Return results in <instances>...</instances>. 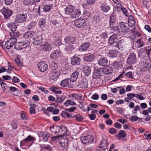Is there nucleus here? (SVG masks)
<instances>
[{"label":"nucleus","mask_w":151,"mask_h":151,"mask_svg":"<svg viewBox=\"0 0 151 151\" xmlns=\"http://www.w3.org/2000/svg\"><path fill=\"white\" fill-rule=\"evenodd\" d=\"M141 64V70L143 71L149 70L151 66L150 60L146 58L142 59Z\"/></svg>","instance_id":"1"},{"label":"nucleus","mask_w":151,"mask_h":151,"mask_svg":"<svg viewBox=\"0 0 151 151\" xmlns=\"http://www.w3.org/2000/svg\"><path fill=\"white\" fill-rule=\"evenodd\" d=\"M30 42L28 40L24 41L23 42H19L15 44L14 47L17 50H20L23 48H25L29 46Z\"/></svg>","instance_id":"2"},{"label":"nucleus","mask_w":151,"mask_h":151,"mask_svg":"<svg viewBox=\"0 0 151 151\" xmlns=\"http://www.w3.org/2000/svg\"><path fill=\"white\" fill-rule=\"evenodd\" d=\"M56 128H58V129L59 130L58 133L60 134L61 135L53 137L52 138L53 140L58 139L60 137H62V135L66 134L67 131L66 127L65 126H62L60 128L59 127H56Z\"/></svg>","instance_id":"3"},{"label":"nucleus","mask_w":151,"mask_h":151,"mask_svg":"<svg viewBox=\"0 0 151 151\" xmlns=\"http://www.w3.org/2000/svg\"><path fill=\"white\" fill-rule=\"evenodd\" d=\"M33 43L35 45H40L44 42L45 39H44L42 35L35 37L32 39Z\"/></svg>","instance_id":"4"},{"label":"nucleus","mask_w":151,"mask_h":151,"mask_svg":"<svg viewBox=\"0 0 151 151\" xmlns=\"http://www.w3.org/2000/svg\"><path fill=\"white\" fill-rule=\"evenodd\" d=\"M49 77L50 79L56 81L60 75V73L58 71L51 70L48 74Z\"/></svg>","instance_id":"5"},{"label":"nucleus","mask_w":151,"mask_h":151,"mask_svg":"<svg viewBox=\"0 0 151 151\" xmlns=\"http://www.w3.org/2000/svg\"><path fill=\"white\" fill-rule=\"evenodd\" d=\"M81 140L83 143L87 144L93 141V137L91 135H88L81 137Z\"/></svg>","instance_id":"6"},{"label":"nucleus","mask_w":151,"mask_h":151,"mask_svg":"<svg viewBox=\"0 0 151 151\" xmlns=\"http://www.w3.org/2000/svg\"><path fill=\"white\" fill-rule=\"evenodd\" d=\"M75 25L78 28H83L86 25V23L84 19L82 18L78 19L74 21Z\"/></svg>","instance_id":"7"},{"label":"nucleus","mask_w":151,"mask_h":151,"mask_svg":"<svg viewBox=\"0 0 151 151\" xmlns=\"http://www.w3.org/2000/svg\"><path fill=\"white\" fill-rule=\"evenodd\" d=\"M27 16L25 14H19L16 17L15 21L16 22L22 23L25 21L26 19Z\"/></svg>","instance_id":"8"},{"label":"nucleus","mask_w":151,"mask_h":151,"mask_svg":"<svg viewBox=\"0 0 151 151\" xmlns=\"http://www.w3.org/2000/svg\"><path fill=\"white\" fill-rule=\"evenodd\" d=\"M137 62V58L136 54L134 53L131 54L129 56L127 63L129 64L135 63Z\"/></svg>","instance_id":"9"},{"label":"nucleus","mask_w":151,"mask_h":151,"mask_svg":"<svg viewBox=\"0 0 151 151\" xmlns=\"http://www.w3.org/2000/svg\"><path fill=\"white\" fill-rule=\"evenodd\" d=\"M88 81L85 78H82L79 81L78 86L81 88H86L88 87Z\"/></svg>","instance_id":"10"},{"label":"nucleus","mask_w":151,"mask_h":151,"mask_svg":"<svg viewBox=\"0 0 151 151\" xmlns=\"http://www.w3.org/2000/svg\"><path fill=\"white\" fill-rule=\"evenodd\" d=\"M52 24L56 27H59L61 26L60 18L58 17H55L51 21Z\"/></svg>","instance_id":"11"},{"label":"nucleus","mask_w":151,"mask_h":151,"mask_svg":"<svg viewBox=\"0 0 151 151\" xmlns=\"http://www.w3.org/2000/svg\"><path fill=\"white\" fill-rule=\"evenodd\" d=\"M94 58V56L93 54L89 53L85 55L83 59L86 61L91 62L93 61Z\"/></svg>","instance_id":"12"},{"label":"nucleus","mask_w":151,"mask_h":151,"mask_svg":"<svg viewBox=\"0 0 151 151\" xmlns=\"http://www.w3.org/2000/svg\"><path fill=\"white\" fill-rule=\"evenodd\" d=\"M81 59L80 58L74 57H72L71 59V63L73 65H79L80 64Z\"/></svg>","instance_id":"13"},{"label":"nucleus","mask_w":151,"mask_h":151,"mask_svg":"<svg viewBox=\"0 0 151 151\" xmlns=\"http://www.w3.org/2000/svg\"><path fill=\"white\" fill-rule=\"evenodd\" d=\"M35 35V32L33 31L27 32L24 35L23 37L27 39L26 41L28 40L29 42L30 39L33 37Z\"/></svg>","instance_id":"14"},{"label":"nucleus","mask_w":151,"mask_h":151,"mask_svg":"<svg viewBox=\"0 0 151 151\" xmlns=\"http://www.w3.org/2000/svg\"><path fill=\"white\" fill-rule=\"evenodd\" d=\"M38 66L40 70L42 72L45 71L48 68L47 65L42 62L39 63L38 64Z\"/></svg>","instance_id":"15"},{"label":"nucleus","mask_w":151,"mask_h":151,"mask_svg":"<svg viewBox=\"0 0 151 151\" xmlns=\"http://www.w3.org/2000/svg\"><path fill=\"white\" fill-rule=\"evenodd\" d=\"M98 62L100 65L105 66L107 64L108 61L106 58L103 57L99 58L98 60Z\"/></svg>","instance_id":"16"},{"label":"nucleus","mask_w":151,"mask_h":151,"mask_svg":"<svg viewBox=\"0 0 151 151\" xmlns=\"http://www.w3.org/2000/svg\"><path fill=\"white\" fill-rule=\"evenodd\" d=\"M1 11L6 19L8 18L12 14V11L8 9H3Z\"/></svg>","instance_id":"17"},{"label":"nucleus","mask_w":151,"mask_h":151,"mask_svg":"<svg viewBox=\"0 0 151 151\" xmlns=\"http://www.w3.org/2000/svg\"><path fill=\"white\" fill-rule=\"evenodd\" d=\"M124 41L123 40L119 41L116 45V46L120 50L122 51L124 48Z\"/></svg>","instance_id":"18"},{"label":"nucleus","mask_w":151,"mask_h":151,"mask_svg":"<svg viewBox=\"0 0 151 151\" xmlns=\"http://www.w3.org/2000/svg\"><path fill=\"white\" fill-rule=\"evenodd\" d=\"M70 81L69 78H66L61 81L60 85L62 86L70 87Z\"/></svg>","instance_id":"19"},{"label":"nucleus","mask_w":151,"mask_h":151,"mask_svg":"<svg viewBox=\"0 0 151 151\" xmlns=\"http://www.w3.org/2000/svg\"><path fill=\"white\" fill-rule=\"evenodd\" d=\"M35 139L33 137H32L30 135H29L24 140L21 141V143L23 145H25L27 143L32 140H35Z\"/></svg>","instance_id":"20"},{"label":"nucleus","mask_w":151,"mask_h":151,"mask_svg":"<svg viewBox=\"0 0 151 151\" xmlns=\"http://www.w3.org/2000/svg\"><path fill=\"white\" fill-rule=\"evenodd\" d=\"M60 55L59 50H57L51 54L50 57L52 59H56L59 57Z\"/></svg>","instance_id":"21"},{"label":"nucleus","mask_w":151,"mask_h":151,"mask_svg":"<svg viewBox=\"0 0 151 151\" xmlns=\"http://www.w3.org/2000/svg\"><path fill=\"white\" fill-rule=\"evenodd\" d=\"M117 37L116 34H114L110 36L108 40V43L110 45H112L116 42Z\"/></svg>","instance_id":"22"},{"label":"nucleus","mask_w":151,"mask_h":151,"mask_svg":"<svg viewBox=\"0 0 151 151\" xmlns=\"http://www.w3.org/2000/svg\"><path fill=\"white\" fill-rule=\"evenodd\" d=\"M90 46L89 43H84L79 47V50L81 52L85 51L88 49Z\"/></svg>","instance_id":"23"},{"label":"nucleus","mask_w":151,"mask_h":151,"mask_svg":"<svg viewBox=\"0 0 151 151\" xmlns=\"http://www.w3.org/2000/svg\"><path fill=\"white\" fill-rule=\"evenodd\" d=\"M145 45L143 40L141 39H139L136 42L135 46L136 47L140 48L144 46Z\"/></svg>","instance_id":"24"},{"label":"nucleus","mask_w":151,"mask_h":151,"mask_svg":"<svg viewBox=\"0 0 151 151\" xmlns=\"http://www.w3.org/2000/svg\"><path fill=\"white\" fill-rule=\"evenodd\" d=\"M126 135V134L124 131H120L118 135L116 136L117 139L119 140H123V139Z\"/></svg>","instance_id":"25"},{"label":"nucleus","mask_w":151,"mask_h":151,"mask_svg":"<svg viewBox=\"0 0 151 151\" xmlns=\"http://www.w3.org/2000/svg\"><path fill=\"white\" fill-rule=\"evenodd\" d=\"M7 25L8 27L12 31L14 32V31H15L16 30L17 26L15 22H12L9 23H8Z\"/></svg>","instance_id":"26"},{"label":"nucleus","mask_w":151,"mask_h":151,"mask_svg":"<svg viewBox=\"0 0 151 151\" xmlns=\"http://www.w3.org/2000/svg\"><path fill=\"white\" fill-rule=\"evenodd\" d=\"M102 71L105 74H108L112 72L113 69L111 67L106 66L103 69Z\"/></svg>","instance_id":"27"},{"label":"nucleus","mask_w":151,"mask_h":151,"mask_svg":"<svg viewBox=\"0 0 151 151\" xmlns=\"http://www.w3.org/2000/svg\"><path fill=\"white\" fill-rule=\"evenodd\" d=\"M76 39L75 37H68L66 38L65 39V42L66 43L72 44L74 43Z\"/></svg>","instance_id":"28"},{"label":"nucleus","mask_w":151,"mask_h":151,"mask_svg":"<svg viewBox=\"0 0 151 151\" xmlns=\"http://www.w3.org/2000/svg\"><path fill=\"white\" fill-rule=\"evenodd\" d=\"M83 70L85 75L88 76L90 74L91 70L89 66H85L83 68Z\"/></svg>","instance_id":"29"},{"label":"nucleus","mask_w":151,"mask_h":151,"mask_svg":"<svg viewBox=\"0 0 151 151\" xmlns=\"http://www.w3.org/2000/svg\"><path fill=\"white\" fill-rule=\"evenodd\" d=\"M81 12L79 9H76L75 10L73 14H71V17L74 18L79 17L81 15Z\"/></svg>","instance_id":"30"},{"label":"nucleus","mask_w":151,"mask_h":151,"mask_svg":"<svg viewBox=\"0 0 151 151\" xmlns=\"http://www.w3.org/2000/svg\"><path fill=\"white\" fill-rule=\"evenodd\" d=\"M113 67L116 69H119L122 68L123 65L121 61H115L113 63Z\"/></svg>","instance_id":"31"},{"label":"nucleus","mask_w":151,"mask_h":151,"mask_svg":"<svg viewBox=\"0 0 151 151\" xmlns=\"http://www.w3.org/2000/svg\"><path fill=\"white\" fill-rule=\"evenodd\" d=\"M74 10V6L71 5H69L65 9V13L69 14L72 13Z\"/></svg>","instance_id":"32"},{"label":"nucleus","mask_w":151,"mask_h":151,"mask_svg":"<svg viewBox=\"0 0 151 151\" xmlns=\"http://www.w3.org/2000/svg\"><path fill=\"white\" fill-rule=\"evenodd\" d=\"M79 75L77 71H75L73 73L70 77V80L72 82H74L77 79Z\"/></svg>","instance_id":"33"},{"label":"nucleus","mask_w":151,"mask_h":151,"mask_svg":"<svg viewBox=\"0 0 151 151\" xmlns=\"http://www.w3.org/2000/svg\"><path fill=\"white\" fill-rule=\"evenodd\" d=\"M42 49L44 51H48L52 49L51 45L48 43H45L42 45Z\"/></svg>","instance_id":"34"},{"label":"nucleus","mask_w":151,"mask_h":151,"mask_svg":"<svg viewBox=\"0 0 151 151\" xmlns=\"http://www.w3.org/2000/svg\"><path fill=\"white\" fill-rule=\"evenodd\" d=\"M72 118H73L74 120H75L78 122L81 121L83 118V116L79 114H77L75 115H72Z\"/></svg>","instance_id":"35"},{"label":"nucleus","mask_w":151,"mask_h":151,"mask_svg":"<svg viewBox=\"0 0 151 151\" xmlns=\"http://www.w3.org/2000/svg\"><path fill=\"white\" fill-rule=\"evenodd\" d=\"M146 55L145 48H141L139 50L138 52V57L142 58Z\"/></svg>","instance_id":"36"},{"label":"nucleus","mask_w":151,"mask_h":151,"mask_svg":"<svg viewBox=\"0 0 151 151\" xmlns=\"http://www.w3.org/2000/svg\"><path fill=\"white\" fill-rule=\"evenodd\" d=\"M61 115L64 118L70 119L72 118V113L69 114L65 111H64L62 112Z\"/></svg>","instance_id":"37"},{"label":"nucleus","mask_w":151,"mask_h":151,"mask_svg":"<svg viewBox=\"0 0 151 151\" xmlns=\"http://www.w3.org/2000/svg\"><path fill=\"white\" fill-rule=\"evenodd\" d=\"M62 139L59 142L60 145L63 148H65L68 145V140L67 139H63L62 137Z\"/></svg>","instance_id":"38"},{"label":"nucleus","mask_w":151,"mask_h":151,"mask_svg":"<svg viewBox=\"0 0 151 151\" xmlns=\"http://www.w3.org/2000/svg\"><path fill=\"white\" fill-rule=\"evenodd\" d=\"M108 142L105 139H102L101 144L99 145L100 147L104 148V149H106L108 146Z\"/></svg>","instance_id":"39"},{"label":"nucleus","mask_w":151,"mask_h":151,"mask_svg":"<svg viewBox=\"0 0 151 151\" xmlns=\"http://www.w3.org/2000/svg\"><path fill=\"white\" fill-rule=\"evenodd\" d=\"M45 20L44 18H41L39 22L40 27L42 29L44 28L45 25Z\"/></svg>","instance_id":"40"},{"label":"nucleus","mask_w":151,"mask_h":151,"mask_svg":"<svg viewBox=\"0 0 151 151\" xmlns=\"http://www.w3.org/2000/svg\"><path fill=\"white\" fill-rule=\"evenodd\" d=\"M101 76L100 70H97L95 71L94 74L93 76V78L96 79L99 78Z\"/></svg>","instance_id":"41"},{"label":"nucleus","mask_w":151,"mask_h":151,"mask_svg":"<svg viewBox=\"0 0 151 151\" xmlns=\"http://www.w3.org/2000/svg\"><path fill=\"white\" fill-rule=\"evenodd\" d=\"M50 67L51 70H56L58 68V65L57 63L52 62L50 63Z\"/></svg>","instance_id":"42"},{"label":"nucleus","mask_w":151,"mask_h":151,"mask_svg":"<svg viewBox=\"0 0 151 151\" xmlns=\"http://www.w3.org/2000/svg\"><path fill=\"white\" fill-rule=\"evenodd\" d=\"M10 35L11 37L16 38L17 37L19 36V33L18 31H14V32L12 31L10 32Z\"/></svg>","instance_id":"43"},{"label":"nucleus","mask_w":151,"mask_h":151,"mask_svg":"<svg viewBox=\"0 0 151 151\" xmlns=\"http://www.w3.org/2000/svg\"><path fill=\"white\" fill-rule=\"evenodd\" d=\"M111 29L113 31L114 33H116V35L118 34L119 32V27L117 26H114L111 27H110Z\"/></svg>","instance_id":"44"},{"label":"nucleus","mask_w":151,"mask_h":151,"mask_svg":"<svg viewBox=\"0 0 151 151\" xmlns=\"http://www.w3.org/2000/svg\"><path fill=\"white\" fill-rule=\"evenodd\" d=\"M119 25L121 30L128 27L127 23L125 22H120Z\"/></svg>","instance_id":"45"},{"label":"nucleus","mask_w":151,"mask_h":151,"mask_svg":"<svg viewBox=\"0 0 151 151\" xmlns=\"http://www.w3.org/2000/svg\"><path fill=\"white\" fill-rule=\"evenodd\" d=\"M76 104V103L75 102L73 101L70 100H67L64 103V104L66 106H67L70 105H75Z\"/></svg>","instance_id":"46"},{"label":"nucleus","mask_w":151,"mask_h":151,"mask_svg":"<svg viewBox=\"0 0 151 151\" xmlns=\"http://www.w3.org/2000/svg\"><path fill=\"white\" fill-rule=\"evenodd\" d=\"M52 8V4H47L43 8V10L45 12H49Z\"/></svg>","instance_id":"47"},{"label":"nucleus","mask_w":151,"mask_h":151,"mask_svg":"<svg viewBox=\"0 0 151 151\" xmlns=\"http://www.w3.org/2000/svg\"><path fill=\"white\" fill-rule=\"evenodd\" d=\"M101 10L104 12H107L110 9V7L108 6L102 5L101 6Z\"/></svg>","instance_id":"48"},{"label":"nucleus","mask_w":151,"mask_h":151,"mask_svg":"<svg viewBox=\"0 0 151 151\" xmlns=\"http://www.w3.org/2000/svg\"><path fill=\"white\" fill-rule=\"evenodd\" d=\"M14 45L7 41L6 42L4 45V47L7 49H9L12 47Z\"/></svg>","instance_id":"49"},{"label":"nucleus","mask_w":151,"mask_h":151,"mask_svg":"<svg viewBox=\"0 0 151 151\" xmlns=\"http://www.w3.org/2000/svg\"><path fill=\"white\" fill-rule=\"evenodd\" d=\"M34 3L33 0H24L23 3L25 5H31Z\"/></svg>","instance_id":"50"},{"label":"nucleus","mask_w":151,"mask_h":151,"mask_svg":"<svg viewBox=\"0 0 151 151\" xmlns=\"http://www.w3.org/2000/svg\"><path fill=\"white\" fill-rule=\"evenodd\" d=\"M122 33L124 35L127 34L130 31V29L128 27L124 28L121 30Z\"/></svg>","instance_id":"51"},{"label":"nucleus","mask_w":151,"mask_h":151,"mask_svg":"<svg viewBox=\"0 0 151 151\" xmlns=\"http://www.w3.org/2000/svg\"><path fill=\"white\" fill-rule=\"evenodd\" d=\"M64 100V98L62 97H58L57 98L56 100V102L58 103H61Z\"/></svg>","instance_id":"52"},{"label":"nucleus","mask_w":151,"mask_h":151,"mask_svg":"<svg viewBox=\"0 0 151 151\" xmlns=\"http://www.w3.org/2000/svg\"><path fill=\"white\" fill-rule=\"evenodd\" d=\"M122 4L119 3H118L116 4L115 7V9L117 11H120L122 10Z\"/></svg>","instance_id":"53"},{"label":"nucleus","mask_w":151,"mask_h":151,"mask_svg":"<svg viewBox=\"0 0 151 151\" xmlns=\"http://www.w3.org/2000/svg\"><path fill=\"white\" fill-rule=\"evenodd\" d=\"M135 97L140 100H144L145 99V98L143 96L141 93H140L139 94H135Z\"/></svg>","instance_id":"54"},{"label":"nucleus","mask_w":151,"mask_h":151,"mask_svg":"<svg viewBox=\"0 0 151 151\" xmlns=\"http://www.w3.org/2000/svg\"><path fill=\"white\" fill-rule=\"evenodd\" d=\"M111 56L112 57H115L117 55V52L115 50H111L109 52Z\"/></svg>","instance_id":"55"},{"label":"nucleus","mask_w":151,"mask_h":151,"mask_svg":"<svg viewBox=\"0 0 151 151\" xmlns=\"http://www.w3.org/2000/svg\"><path fill=\"white\" fill-rule=\"evenodd\" d=\"M21 118L23 120H26L28 119V117L24 111H22L21 113Z\"/></svg>","instance_id":"56"},{"label":"nucleus","mask_w":151,"mask_h":151,"mask_svg":"<svg viewBox=\"0 0 151 151\" xmlns=\"http://www.w3.org/2000/svg\"><path fill=\"white\" fill-rule=\"evenodd\" d=\"M8 41L12 44H13V45H15L16 43H17V40L15 38L11 37Z\"/></svg>","instance_id":"57"},{"label":"nucleus","mask_w":151,"mask_h":151,"mask_svg":"<svg viewBox=\"0 0 151 151\" xmlns=\"http://www.w3.org/2000/svg\"><path fill=\"white\" fill-rule=\"evenodd\" d=\"M36 23L33 22L29 23L28 25V27L29 29H31L34 27L36 25Z\"/></svg>","instance_id":"58"},{"label":"nucleus","mask_w":151,"mask_h":151,"mask_svg":"<svg viewBox=\"0 0 151 151\" xmlns=\"http://www.w3.org/2000/svg\"><path fill=\"white\" fill-rule=\"evenodd\" d=\"M100 37L101 39L104 40L107 38L108 36L106 33L103 32L101 34Z\"/></svg>","instance_id":"59"},{"label":"nucleus","mask_w":151,"mask_h":151,"mask_svg":"<svg viewBox=\"0 0 151 151\" xmlns=\"http://www.w3.org/2000/svg\"><path fill=\"white\" fill-rule=\"evenodd\" d=\"M83 15L84 17H85V18L87 19L90 16L91 13L88 11H85L84 12Z\"/></svg>","instance_id":"60"},{"label":"nucleus","mask_w":151,"mask_h":151,"mask_svg":"<svg viewBox=\"0 0 151 151\" xmlns=\"http://www.w3.org/2000/svg\"><path fill=\"white\" fill-rule=\"evenodd\" d=\"M128 97V99L129 100H131L134 97H135V94L133 93H128L127 95Z\"/></svg>","instance_id":"61"},{"label":"nucleus","mask_w":151,"mask_h":151,"mask_svg":"<svg viewBox=\"0 0 151 151\" xmlns=\"http://www.w3.org/2000/svg\"><path fill=\"white\" fill-rule=\"evenodd\" d=\"M39 89L45 93H48L49 92L48 90H46L45 88L43 87H39Z\"/></svg>","instance_id":"62"},{"label":"nucleus","mask_w":151,"mask_h":151,"mask_svg":"<svg viewBox=\"0 0 151 151\" xmlns=\"http://www.w3.org/2000/svg\"><path fill=\"white\" fill-rule=\"evenodd\" d=\"M128 23L129 25L131 27H132L134 26L135 24V22L134 20L129 21Z\"/></svg>","instance_id":"63"},{"label":"nucleus","mask_w":151,"mask_h":151,"mask_svg":"<svg viewBox=\"0 0 151 151\" xmlns=\"http://www.w3.org/2000/svg\"><path fill=\"white\" fill-rule=\"evenodd\" d=\"M76 96H75V99H79L81 101L84 100L83 97L81 95H79V94L75 95Z\"/></svg>","instance_id":"64"}]
</instances>
